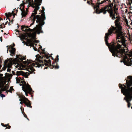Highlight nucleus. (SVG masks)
<instances>
[{
	"label": "nucleus",
	"instance_id": "13",
	"mask_svg": "<svg viewBox=\"0 0 132 132\" xmlns=\"http://www.w3.org/2000/svg\"><path fill=\"white\" fill-rule=\"evenodd\" d=\"M107 7L105 8H102L100 10V11H97L96 13L97 14H99L100 13L103 12L104 14H105L106 12V9Z\"/></svg>",
	"mask_w": 132,
	"mask_h": 132
},
{
	"label": "nucleus",
	"instance_id": "46",
	"mask_svg": "<svg viewBox=\"0 0 132 132\" xmlns=\"http://www.w3.org/2000/svg\"><path fill=\"white\" fill-rule=\"evenodd\" d=\"M34 50H35V51H36V50H35V48H34Z\"/></svg>",
	"mask_w": 132,
	"mask_h": 132
},
{
	"label": "nucleus",
	"instance_id": "12",
	"mask_svg": "<svg viewBox=\"0 0 132 132\" xmlns=\"http://www.w3.org/2000/svg\"><path fill=\"white\" fill-rule=\"evenodd\" d=\"M114 2H115V0H109L108 2H107V3L109 4V5L110 7V9L109 10L113 9L112 7L113 6Z\"/></svg>",
	"mask_w": 132,
	"mask_h": 132
},
{
	"label": "nucleus",
	"instance_id": "39",
	"mask_svg": "<svg viewBox=\"0 0 132 132\" xmlns=\"http://www.w3.org/2000/svg\"><path fill=\"white\" fill-rule=\"evenodd\" d=\"M112 19H113L114 20V17H113L112 16Z\"/></svg>",
	"mask_w": 132,
	"mask_h": 132
},
{
	"label": "nucleus",
	"instance_id": "57",
	"mask_svg": "<svg viewBox=\"0 0 132 132\" xmlns=\"http://www.w3.org/2000/svg\"><path fill=\"white\" fill-rule=\"evenodd\" d=\"M35 1H36V0H34Z\"/></svg>",
	"mask_w": 132,
	"mask_h": 132
},
{
	"label": "nucleus",
	"instance_id": "2",
	"mask_svg": "<svg viewBox=\"0 0 132 132\" xmlns=\"http://www.w3.org/2000/svg\"><path fill=\"white\" fill-rule=\"evenodd\" d=\"M128 79L126 80V83L127 87L124 85H123L119 84L120 88L121 89L122 93L126 97V101L128 103V107L129 108L130 106V101L132 99V76H129L127 77Z\"/></svg>",
	"mask_w": 132,
	"mask_h": 132
},
{
	"label": "nucleus",
	"instance_id": "34",
	"mask_svg": "<svg viewBox=\"0 0 132 132\" xmlns=\"http://www.w3.org/2000/svg\"><path fill=\"white\" fill-rule=\"evenodd\" d=\"M15 11L16 12V13H17L18 11V10L17 9L16 10V9H15Z\"/></svg>",
	"mask_w": 132,
	"mask_h": 132
},
{
	"label": "nucleus",
	"instance_id": "53",
	"mask_svg": "<svg viewBox=\"0 0 132 132\" xmlns=\"http://www.w3.org/2000/svg\"><path fill=\"white\" fill-rule=\"evenodd\" d=\"M17 1H20V0H17Z\"/></svg>",
	"mask_w": 132,
	"mask_h": 132
},
{
	"label": "nucleus",
	"instance_id": "44",
	"mask_svg": "<svg viewBox=\"0 0 132 132\" xmlns=\"http://www.w3.org/2000/svg\"><path fill=\"white\" fill-rule=\"evenodd\" d=\"M7 22L5 24V25H6L7 23Z\"/></svg>",
	"mask_w": 132,
	"mask_h": 132
},
{
	"label": "nucleus",
	"instance_id": "55",
	"mask_svg": "<svg viewBox=\"0 0 132 132\" xmlns=\"http://www.w3.org/2000/svg\"><path fill=\"white\" fill-rule=\"evenodd\" d=\"M2 126H3L2 125Z\"/></svg>",
	"mask_w": 132,
	"mask_h": 132
},
{
	"label": "nucleus",
	"instance_id": "9",
	"mask_svg": "<svg viewBox=\"0 0 132 132\" xmlns=\"http://www.w3.org/2000/svg\"><path fill=\"white\" fill-rule=\"evenodd\" d=\"M119 20L117 19L116 20L114 21V23L116 28L120 30H122V27L121 25V23L119 22Z\"/></svg>",
	"mask_w": 132,
	"mask_h": 132
},
{
	"label": "nucleus",
	"instance_id": "5",
	"mask_svg": "<svg viewBox=\"0 0 132 132\" xmlns=\"http://www.w3.org/2000/svg\"><path fill=\"white\" fill-rule=\"evenodd\" d=\"M38 24L36 25V27L32 29H30L28 26H22L21 27V29L22 31L27 32L29 31H32L36 33L39 34L40 33H43V31L42 30V27L41 26L42 23L39 24V23Z\"/></svg>",
	"mask_w": 132,
	"mask_h": 132
},
{
	"label": "nucleus",
	"instance_id": "20",
	"mask_svg": "<svg viewBox=\"0 0 132 132\" xmlns=\"http://www.w3.org/2000/svg\"><path fill=\"white\" fill-rule=\"evenodd\" d=\"M42 1V0H39V2L38 4V6H40L41 5Z\"/></svg>",
	"mask_w": 132,
	"mask_h": 132
},
{
	"label": "nucleus",
	"instance_id": "48",
	"mask_svg": "<svg viewBox=\"0 0 132 132\" xmlns=\"http://www.w3.org/2000/svg\"><path fill=\"white\" fill-rule=\"evenodd\" d=\"M19 101H21V99H20V100H19Z\"/></svg>",
	"mask_w": 132,
	"mask_h": 132
},
{
	"label": "nucleus",
	"instance_id": "40",
	"mask_svg": "<svg viewBox=\"0 0 132 132\" xmlns=\"http://www.w3.org/2000/svg\"><path fill=\"white\" fill-rule=\"evenodd\" d=\"M51 58H52V59L53 60H54V59L52 56H51Z\"/></svg>",
	"mask_w": 132,
	"mask_h": 132
},
{
	"label": "nucleus",
	"instance_id": "35",
	"mask_svg": "<svg viewBox=\"0 0 132 132\" xmlns=\"http://www.w3.org/2000/svg\"><path fill=\"white\" fill-rule=\"evenodd\" d=\"M0 39H1V42H2V37H0Z\"/></svg>",
	"mask_w": 132,
	"mask_h": 132
},
{
	"label": "nucleus",
	"instance_id": "6",
	"mask_svg": "<svg viewBox=\"0 0 132 132\" xmlns=\"http://www.w3.org/2000/svg\"><path fill=\"white\" fill-rule=\"evenodd\" d=\"M123 51V53H122L120 55H119V54H115L114 55L113 54V53L110 51L111 53L112 54V55L113 56L115 57V56H117L119 57H123V60H121L120 61V62L121 63L123 62L124 64L126 65L127 66H130L132 64V60L130 58H129L127 57L126 55V54L125 53V50H123L122 49Z\"/></svg>",
	"mask_w": 132,
	"mask_h": 132
},
{
	"label": "nucleus",
	"instance_id": "1",
	"mask_svg": "<svg viewBox=\"0 0 132 132\" xmlns=\"http://www.w3.org/2000/svg\"><path fill=\"white\" fill-rule=\"evenodd\" d=\"M111 27L108 30V33L105 34L104 37L106 45L108 46L110 51L113 53V54H121L123 53V51L122 48V45L126 46L125 38L124 36L123 32L120 30L118 34H117L116 41L113 42L112 44H109L108 40L110 35H111L112 33L116 32L117 30V28L111 26Z\"/></svg>",
	"mask_w": 132,
	"mask_h": 132
},
{
	"label": "nucleus",
	"instance_id": "11",
	"mask_svg": "<svg viewBox=\"0 0 132 132\" xmlns=\"http://www.w3.org/2000/svg\"><path fill=\"white\" fill-rule=\"evenodd\" d=\"M10 47L9 48H11V50H9V51L10 52V55H11L12 56H13L14 55H15V49L13 48L12 47L11 45H10L9 46Z\"/></svg>",
	"mask_w": 132,
	"mask_h": 132
},
{
	"label": "nucleus",
	"instance_id": "21",
	"mask_svg": "<svg viewBox=\"0 0 132 132\" xmlns=\"http://www.w3.org/2000/svg\"><path fill=\"white\" fill-rule=\"evenodd\" d=\"M4 63L6 64H9V62L7 60H5L4 61Z\"/></svg>",
	"mask_w": 132,
	"mask_h": 132
},
{
	"label": "nucleus",
	"instance_id": "28",
	"mask_svg": "<svg viewBox=\"0 0 132 132\" xmlns=\"http://www.w3.org/2000/svg\"><path fill=\"white\" fill-rule=\"evenodd\" d=\"M8 126V128L9 129H10L11 128V126H9L8 124H7L6 125V126Z\"/></svg>",
	"mask_w": 132,
	"mask_h": 132
},
{
	"label": "nucleus",
	"instance_id": "15",
	"mask_svg": "<svg viewBox=\"0 0 132 132\" xmlns=\"http://www.w3.org/2000/svg\"><path fill=\"white\" fill-rule=\"evenodd\" d=\"M93 0H91V2H90V1H87V3L89 5H91L92 6L94 7V8H97L98 7H99V5H96V6L95 5V4L93 3Z\"/></svg>",
	"mask_w": 132,
	"mask_h": 132
},
{
	"label": "nucleus",
	"instance_id": "41",
	"mask_svg": "<svg viewBox=\"0 0 132 132\" xmlns=\"http://www.w3.org/2000/svg\"><path fill=\"white\" fill-rule=\"evenodd\" d=\"M9 48H7V53L8 52V49Z\"/></svg>",
	"mask_w": 132,
	"mask_h": 132
},
{
	"label": "nucleus",
	"instance_id": "43",
	"mask_svg": "<svg viewBox=\"0 0 132 132\" xmlns=\"http://www.w3.org/2000/svg\"><path fill=\"white\" fill-rule=\"evenodd\" d=\"M5 15H6V16H7V13H5Z\"/></svg>",
	"mask_w": 132,
	"mask_h": 132
},
{
	"label": "nucleus",
	"instance_id": "42",
	"mask_svg": "<svg viewBox=\"0 0 132 132\" xmlns=\"http://www.w3.org/2000/svg\"><path fill=\"white\" fill-rule=\"evenodd\" d=\"M1 20H3V19H0V21Z\"/></svg>",
	"mask_w": 132,
	"mask_h": 132
},
{
	"label": "nucleus",
	"instance_id": "23",
	"mask_svg": "<svg viewBox=\"0 0 132 132\" xmlns=\"http://www.w3.org/2000/svg\"><path fill=\"white\" fill-rule=\"evenodd\" d=\"M0 96L1 97H4L5 96V95L4 94H1Z\"/></svg>",
	"mask_w": 132,
	"mask_h": 132
},
{
	"label": "nucleus",
	"instance_id": "30",
	"mask_svg": "<svg viewBox=\"0 0 132 132\" xmlns=\"http://www.w3.org/2000/svg\"><path fill=\"white\" fill-rule=\"evenodd\" d=\"M3 76V74H2L0 73V76L1 77H2Z\"/></svg>",
	"mask_w": 132,
	"mask_h": 132
},
{
	"label": "nucleus",
	"instance_id": "3",
	"mask_svg": "<svg viewBox=\"0 0 132 132\" xmlns=\"http://www.w3.org/2000/svg\"><path fill=\"white\" fill-rule=\"evenodd\" d=\"M16 57L18 58L23 63L29 66H31V67H30L29 69L31 72H30V73H32V72L35 71V69L33 67H38V68L40 67L44 63L46 66H49V67L51 69H53L54 67L53 65H52L51 64V61L49 60L48 61H47L45 60L44 61L45 62H44L43 61L39 60L37 62L36 64H35L33 61H23V60H25L26 59V57L23 56H22L19 55H16Z\"/></svg>",
	"mask_w": 132,
	"mask_h": 132
},
{
	"label": "nucleus",
	"instance_id": "26",
	"mask_svg": "<svg viewBox=\"0 0 132 132\" xmlns=\"http://www.w3.org/2000/svg\"><path fill=\"white\" fill-rule=\"evenodd\" d=\"M27 0L29 1H30L32 2V3H31L32 4V5H33V3H34L33 0Z\"/></svg>",
	"mask_w": 132,
	"mask_h": 132
},
{
	"label": "nucleus",
	"instance_id": "29",
	"mask_svg": "<svg viewBox=\"0 0 132 132\" xmlns=\"http://www.w3.org/2000/svg\"><path fill=\"white\" fill-rule=\"evenodd\" d=\"M6 68L3 67L2 68V69L3 70H5L6 69Z\"/></svg>",
	"mask_w": 132,
	"mask_h": 132
},
{
	"label": "nucleus",
	"instance_id": "33",
	"mask_svg": "<svg viewBox=\"0 0 132 132\" xmlns=\"http://www.w3.org/2000/svg\"><path fill=\"white\" fill-rule=\"evenodd\" d=\"M1 67H2V65H1L0 64V69H1ZM2 71V70L0 71V72H1Z\"/></svg>",
	"mask_w": 132,
	"mask_h": 132
},
{
	"label": "nucleus",
	"instance_id": "27",
	"mask_svg": "<svg viewBox=\"0 0 132 132\" xmlns=\"http://www.w3.org/2000/svg\"><path fill=\"white\" fill-rule=\"evenodd\" d=\"M59 66H56L55 67V68L58 69L59 68Z\"/></svg>",
	"mask_w": 132,
	"mask_h": 132
},
{
	"label": "nucleus",
	"instance_id": "51",
	"mask_svg": "<svg viewBox=\"0 0 132 132\" xmlns=\"http://www.w3.org/2000/svg\"><path fill=\"white\" fill-rule=\"evenodd\" d=\"M21 111H22V108H21Z\"/></svg>",
	"mask_w": 132,
	"mask_h": 132
},
{
	"label": "nucleus",
	"instance_id": "19",
	"mask_svg": "<svg viewBox=\"0 0 132 132\" xmlns=\"http://www.w3.org/2000/svg\"><path fill=\"white\" fill-rule=\"evenodd\" d=\"M59 56L58 55H57V56H56V58L57 59H55V62H58V61H59Z\"/></svg>",
	"mask_w": 132,
	"mask_h": 132
},
{
	"label": "nucleus",
	"instance_id": "47",
	"mask_svg": "<svg viewBox=\"0 0 132 132\" xmlns=\"http://www.w3.org/2000/svg\"><path fill=\"white\" fill-rule=\"evenodd\" d=\"M28 76H26V78H28Z\"/></svg>",
	"mask_w": 132,
	"mask_h": 132
},
{
	"label": "nucleus",
	"instance_id": "37",
	"mask_svg": "<svg viewBox=\"0 0 132 132\" xmlns=\"http://www.w3.org/2000/svg\"><path fill=\"white\" fill-rule=\"evenodd\" d=\"M48 69V67H46V68H44V69Z\"/></svg>",
	"mask_w": 132,
	"mask_h": 132
},
{
	"label": "nucleus",
	"instance_id": "4",
	"mask_svg": "<svg viewBox=\"0 0 132 132\" xmlns=\"http://www.w3.org/2000/svg\"><path fill=\"white\" fill-rule=\"evenodd\" d=\"M33 7L34 8H35L34 10V13L32 14L30 17L32 20V22L30 24L29 27H30L34 24L36 19H37L36 21V22L37 23H39V24L42 23L41 26H43L45 24V22L43 21V20H42V19L40 15H36L37 14V11L38 10L39 8V6L38 5H36L33 7Z\"/></svg>",
	"mask_w": 132,
	"mask_h": 132
},
{
	"label": "nucleus",
	"instance_id": "8",
	"mask_svg": "<svg viewBox=\"0 0 132 132\" xmlns=\"http://www.w3.org/2000/svg\"><path fill=\"white\" fill-rule=\"evenodd\" d=\"M22 98L23 100L22 102H21L20 103L22 104V103H24L26 106L27 107L31 108L32 106L31 105L30 101L28 98H26L24 96H23Z\"/></svg>",
	"mask_w": 132,
	"mask_h": 132
},
{
	"label": "nucleus",
	"instance_id": "52",
	"mask_svg": "<svg viewBox=\"0 0 132 132\" xmlns=\"http://www.w3.org/2000/svg\"><path fill=\"white\" fill-rule=\"evenodd\" d=\"M98 0V2H99L100 1V0Z\"/></svg>",
	"mask_w": 132,
	"mask_h": 132
},
{
	"label": "nucleus",
	"instance_id": "14",
	"mask_svg": "<svg viewBox=\"0 0 132 132\" xmlns=\"http://www.w3.org/2000/svg\"><path fill=\"white\" fill-rule=\"evenodd\" d=\"M108 12L110 14V17H112V16L114 17V20L116 18L115 17V15H113V9L111 10H108Z\"/></svg>",
	"mask_w": 132,
	"mask_h": 132
},
{
	"label": "nucleus",
	"instance_id": "16",
	"mask_svg": "<svg viewBox=\"0 0 132 132\" xmlns=\"http://www.w3.org/2000/svg\"><path fill=\"white\" fill-rule=\"evenodd\" d=\"M21 11H22L21 13V15H22V17H25L26 16V15H27V12H26L24 10L23 11L21 9L20 7L19 9Z\"/></svg>",
	"mask_w": 132,
	"mask_h": 132
},
{
	"label": "nucleus",
	"instance_id": "56",
	"mask_svg": "<svg viewBox=\"0 0 132 132\" xmlns=\"http://www.w3.org/2000/svg\"><path fill=\"white\" fill-rule=\"evenodd\" d=\"M4 34H6V33H4Z\"/></svg>",
	"mask_w": 132,
	"mask_h": 132
},
{
	"label": "nucleus",
	"instance_id": "36",
	"mask_svg": "<svg viewBox=\"0 0 132 132\" xmlns=\"http://www.w3.org/2000/svg\"><path fill=\"white\" fill-rule=\"evenodd\" d=\"M49 57H50L49 56H47L46 57V58H47V59H48L49 58Z\"/></svg>",
	"mask_w": 132,
	"mask_h": 132
},
{
	"label": "nucleus",
	"instance_id": "10",
	"mask_svg": "<svg viewBox=\"0 0 132 132\" xmlns=\"http://www.w3.org/2000/svg\"><path fill=\"white\" fill-rule=\"evenodd\" d=\"M42 10L41 11V12L42 13V14L40 16L42 18V20H43V21H44V20L46 19V17L45 14V12H44L45 9L43 6L42 7Z\"/></svg>",
	"mask_w": 132,
	"mask_h": 132
},
{
	"label": "nucleus",
	"instance_id": "38",
	"mask_svg": "<svg viewBox=\"0 0 132 132\" xmlns=\"http://www.w3.org/2000/svg\"><path fill=\"white\" fill-rule=\"evenodd\" d=\"M14 46H15V44L14 43H13V47H14Z\"/></svg>",
	"mask_w": 132,
	"mask_h": 132
},
{
	"label": "nucleus",
	"instance_id": "54",
	"mask_svg": "<svg viewBox=\"0 0 132 132\" xmlns=\"http://www.w3.org/2000/svg\"><path fill=\"white\" fill-rule=\"evenodd\" d=\"M8 47V46H6V47Z\"/></svg>",
	"mask_w": 132,
	"mask_h": 132
},
{
	"label": "nucleus",
	"instance_id": "18",
	"mask_svg": "<svg viewBox=\"0 0 132 132\" xmlns=\"http://www.w3.org/2000/svg\"><path fill=\"white\" fill-rule=\"evenodd\" d=\"M108 1L109 0H104L103 1H102L101 2L99 3V4H101L104 3H107V2H108Z\"/></svg>",
	"mask_w": 132,
	"mask_h": 132
},
{
	"label": "nucleus",
	"instance_id": "22",
	"mask_svg": "<svg viewBox=\"0 0 132 132\" xmlns=\"http://www.w3.org/2000/svg\"><path fill=\"white\" fill-rule=\"evenodd\" d=\"M22 113L24 115V117H25V118H27V116L26 115L25 113L24 112H22Z\"/></svg>",
	"mask_w": 132,
	"mask_h": 132
},
{
	"label": "nucleus",
	"instance_id": "17",
	"mask_svg": "<svg viewBox=\"0 0 132 132\" xmlns=\"http://www.w3.org/2000/svg\"><path fill=\"white\" fill-rule=\"evenodd\" d=\"M13 86L10 87L9 89L7 90L6 92H9L11 93H12V92L14 91V90L13 88Z\"/></svg>",
	"mask_w": 132,
	"mask_h": 132
},
{
	"label": "nucleus",
	"instance_id": "7",
	"mask_svg": "<svg viewBox=\"0 0 132 132\" xmlns=\"http://www.w3.org/2000/svg\"><path fill=\"white\" fill-rule=\"evenodd\" d=\"M22 89L25 92L26 96L28 95V93L31 94V92L32 91V89L29 84L24 87H23V86H22Z\"/></svg>",
	"mask_w": 132,
	"mask_h": 132
},
{
	"label": "nucleus",
	"instance_id": "25",
	"mask_svg": "<svg viewBox=\"0 0 132 132\" xmlns=\"http://www.w3.org/2000/svg\"><path fill=\"white\" fill-rule=\"evenodd\" d=\"M11 71V69H10L9 68H8L7 69V72H10Z\"/></svg>",
	"mask_w": 132,
	"mask_h": 132
},
{
	"label": "nucleus",
	"instance_id": "31",
	"mask_svg": "<svg viewBox=\"0 0 132 132\" xmlns=\"http://www.w3.org/2000/svg\"><path fill=\"white\" fill-rule=\"evenodd\" d=\"M106 7H107L106 9L107 8V7H108V9H109V7L110 8V7H109H109H108V6H107L106 7H105L104 8H106ZM110 9H110H109V10ZM108 10H109V9H108Z\"/></svg>",
	"mask_w": 132,
	"mask_h": 132
},
{
	"label": "nucleus",
	"instance_id": "45",
	"mask_svg": "<svg viewBox=\"0 0 132 132\" xmlns=\"http://www.w3.org/2000/svg\"><path fill=\"white\" fill-rule=\"evenodd\" d=\"M1 32H3V30H1Z\"/></svg>",
	"mask_w": 132,
	"mask_h": 132
},
{
	"label": "nucleus",
	"instance_id": "32",
	"mask_svg": "<svg viewBox=\"0 0 132 132\" xmlns=\"http://www.w3.org/2000/svg\"><path fill=\"white\" fill-rule=\"evenodd\" d=\"M2 25H3V26L4 25V23H2V24H1L0 26V27H3L2 26Z\"/></svg>",
	"mask_w": 132,
	"mask_h": 132
},
{
	"label": "nucleus",
	"instance_id": "49",
	"mask_svg": "<svg viewBox=\"0 0 132 132\" xmlns=\"http://www.w3.org/2000/svg\"><path fill=\"white\" fill-rule=\"evenodd\" d=\"M118 13L117 12V14H116L117 15H118Z\"/></svg>",
	"mask_w": 132,
	"mask_h": 132
},
{
	"label": "nucleus",
	"instance_id": "24",
	"mask_svg": "<svg viewBox=\"0 0 132 132\" xmlns=\"http://www.w3.org/2000/svg\"><path fill=\"white\" fill-rule=\"evenodd\" d=\"M116 14H117V12L115 10H114V12L113 11V15H115Z\"/></svg>",
	"mask_w": 132,
	"mask_h": 132
},
{
	"label": "nucleus",
	"instance_id": "50",
	"mask_svg": "<svg viewBox=\"0 0 132 132\" xmlns=\"http://www.w3.org/2000/svg\"><path fill=\"white\" fill-rule=\"evenodd\" d=\"M124 100H125L126 99V98L125 97L124 98Z\"/></svg>",
	"mask_w": 132,
	"mask_h": 132
}]
</instances>
